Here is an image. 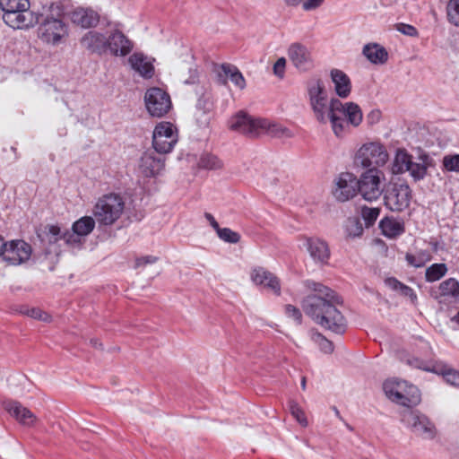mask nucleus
I'll return each mask as SVG.
<instances>
[{
	"mask_svg": "<svg viewBox=\"0 0 459 459\" xmlns=\"http://www.w3.org/2000/svg\"><path fill=\"white\" fill-rule=\"evenodd\" d=\"M316 294L306 297L302 301L304 312L317 325L335 333L342 334L346 331V320L337 304L342 302V299L331 289L312 281L308 284Z\"/></svg>",
	"mask_w": 459,
	"mask_h": 459,
	"instance_id": "nucleus-1",
	"label": "nucleus"
},
{
	"mask_svg": "<svg viewBox=\"0 0 459 459\" xmlns=\"http://www.w3.org/2000/svg\"><path fill=\"white\" fill-rule=\"evenodd\" d=\"M40 4L35 13L38 16L36 24H39L38 36L46 43L57 44L62 38L68 35L67 25L61 19L64 6L61 3L48 1Z\"/></svg>",
	"mask_w": 459,
	"mask_h": 459,
	"instance_id": "nucleus-2",
	"label": "nucleus"
},
{
	"mask_svg": "<svg viewBox=\"0 0 459 459\" xmlns=\"http://www.w3.org/2000/svg\"><path fill=\"white\" fill-rule=\"evenodd\" d=\"M230 129L246 134L249 137H256L262 134H267L273 137H290L288 128L265 118H255L243 112L238 113L230 121Z\"/></svg>",
	"mask_w": 459,
	"mask_h": 459,
	"instance_id": "nucleus-3",
	"label": "nucleus"
},
{
	"mask_svg": "<svg viewBox=\"0 0 459 459\" xmlns=\"http://www.w3.org/2000/svg\"><path fill=\"white\" fill-rule=\"evenodd\" d=\"M331 126L337 137L343 136L350 131V126L358 127L363 120V113L360 107L355 102L342 103L333 98L332 102Z\"/></svg>",
	"mask_w": 459,
	"mask_h": 459,
	"instance_id": "nucleus-4",
	"label": "nucleus"
},
{
	"mask_svg": "<svg viewBox=\"0 0 459 459\" xmlns=\"http://www.w3.org/2000/svg\"><path fill=\"white\" fill-rule=\"evenodd\" d=\"M4 22L13 29H25L34 26L38 22L35 13L39 6L32 4L33 10H30L29 0H0Z\"/></svg>",
	"mask_w": 459,
	"mask_h": 459,
	"instance_id": "nucleus-5",
	"label": "nucleus"
},
{
	"mask_svg": "<svg viewBox=\"0 0 459 459\" xmlns=\"http://www.w3.org/2000/svg\"><path fill=\"white\" fill-rule=\"evenodd\" d=\"M125 208L124 198L118 194L110 193L97 200L92 213L100 226H112L121 218Z\"/></svg>",
	"mask_w": 459,
	"mask_h": 459,
	"instance_id": "nucleus-6",
	"label": "nucleus"
},
{
	"mask_svg": "<svg viewBox=\"0 0 459 459\" xmlns=\"http://www.w3.org/2000/svg\"><path fill=\"white\" fill-rule=\"evenodd\" d=\"M309 104L316 119L320 124L330 122L333 99H328L325 86L322 80L313 79L307 84Z\"/></svg>",
	"mask_w": 459,
	"mask_h": 459,
	"instance_id": "nucleus-7",
	"label": "nucleus"
},
{
	"mask_svg": "<svg viewBox=\"0 0 459 459\" xmlns=\"http://www.w3.org/2000/svg\"><path fill=\"white\" fill-rule=\"evenodd\" d=\"M411 198L412 191L405 181H390L384 186V204L392 212H401L406 210Z\"/></svg>",
	"mask_w": 459,
	"mask_h": 459,
	"instance_id": "nucleus-8",
	"label": "nucleus"
},
{
	"mask_svg": "<svg viewBox=\"0 0 459 459\" xmlns=\"http://www.w3.org/2000/svg\"><path fill=\"white\" fill-rule=\"evenodd\" d=\"M389 159L385 147L376 142L364 143L356 152L354 163L363 169L383 167Z\"/></svg>",
	"mask_w": 459,
	"mask_h": 459,
	"instance_id": "nucleus-9",
	"label": "nucleus"
},
{
	"mask_svg": "<svg viewBox=\"0 0 459 459\" xmlns=\"http://www.w3.org/2000/svg\"><path fill=\"white\" fill-rule=\"evenodd\" d=\"M401 421L411 432L424 439H433L437 435V429L430 419L418 410L404 409L400 412Z\"/></svg>",
	"mask_w": 459,
	"mask_h": 459,
	"instance_id": "nucleus-10",
	"label": "nucleus"
},
{
	"mask_svg": "<svg viewBox=\"0 0 459 459\" xmlns=\"http://www.w3.org/2000/svg\"><path fill=\"white\" fill-rule=\"evenodd\" d=\"M382 179H385V175L379 169H367L358 179V193L367 201L377 200L384 192V187L381 188Z\"/></svg>",
	"mask_w": 459,
	"mask_h": 459,
	"instance_id": "nucleus-11",
	"label": "nucleus"
},
{
	"mask_svg": "<svg viewBox=\"0 0 459 459\" xmlns=\"http://www.w3.org/2000/svg\"><path fill=\"white\" fill-rule=\"evenodd\" d=\"M144 104L148 113L153 117H164L172 108L169 94L159 87H152L146 91Z\"/></svg>",
	"mask_w": 459,
	"mask_h": 459,
	"instance_id": "nucleus-12",
	"label": "nucleus"
},
{
	"mask_svg": "<svg viewBox=\"0 0 459 459\" xmlns=\"http://www.w3.org/2000/svg\"><path fill=\"white\" fill-rule=\"evenodd\" d=\"M178 143V134L170 122L159 123L152 134V146L159 154L170 152Z\"/></svg>",
	"mask_w": 459,
	"mask_h": 459,
	"instance_id": "nucleus-13",
	"label": "nucleus"
},
{
	"mask_svg": "<svg viewBox=\"0 0 459 459\" xmlns=\"http://www.w3.org/2000/svg\"><path fill=\"white\" fill-rule=\"evenodd\" d=\"M31 253L30 245L22 239L4 240V247L2 248L0 256L8 264L19 265L27 262Z\"/></svg>",
	"mask_w": 459,
	"mask_h": 459,
	"instance_id": "nucleus-14",
	"label": "nucleus"
},
{
	"mask_svg": "<svg viewBox=\"0 0 459 459\" xmlns=\"http://www.w3.org/2000/svg\"><path fill=\"white\" fill-rule=\"evenodd\" d=\"M358 178L351 172H342L334 179L333 197L341 203L352 199L358 194Z\"/></svg>",
	"mask_w": 459,
	"mask_h": 459,
	"instance_id": "nucleus-15",
	"label": "nucleus"
},
{
	"mask_svg": "<svg viewBox=\"0 0 459 459\" xmlns=\"http://www.w3.org/2000/svg\"><path fill=\"white\" fill-rule=\"evenodd\" d=\"M287 54L290 63L299 72L306 73L315 66L311 50L300 42L291 43Z\"/></svg>",
	"mask_w": 459,
	"mask_h": 459,
	"instance_id": "nucleus-16",
	"label": "nucleus"
},
{
	"mask_svg": "<svg viewBox=\"0 0 459 459\" xmlns=\"http://www.w3.org/2000/svg\"><path fill=\"white\" fill-rule=\"evenodd\" d=\"M95 218L83 216L74 221L72 226V231L64 232V241L67 245L79 246L82 242V238L92 232L96 224Z\"/></svg>",
	"mask_w": 459,
	"mask_h": 459,
	"instance_id": "nucleus-17",
	"label": "nucleus"
},
{
	"mask_svg": "<svg viewBox=\"0 0 459 459\" xmlns=\"http://www.w3.org/2000/svg\"><path fill=\"white\" fill-rule=\"evenodd\" d=\"M250 277L255 285L263 286L277 296L281 294L280 280L265 268L261 266L253 268L250 273Z\"/></svg>",
	"mask_w": 459,
	"mask_h": 459,
	"instance_id": "nucleus-18",
	"label": "nucleus"
},
{
	"mask_svg": "<svg viewBox=\"0 0 459 459\" xmlns=\"http://www.w3.org/2000/svg\"><path fill=\"white\" fill-rule=\"evenodd\" d=\"M134 43L121 30H114L108 35V51L115 56H126L131 53Z\"/></svg>",
	"mask_w": 459,
	"mask_h": 459,
	"instance_id": "nucleus-19",
	"label": "nucleus"
},
{
	"mask_svg": "<svg viewBox=\"0 0 459 459\" xmlns=\"http://www.w3.org/2000/svg\"><path fill=\"white\" fill-rule=\"evenodd\" d=\"M154 151L145 152L140 160V171L147 178L159 175L165 166V158L158 156Z\"/></svg>",
	"mask_w": 459,
	"mask_h": 459,
	"instance_id": "nucleus-20",
	"label": "nucleus"
},
{
	"mask_svg": "<svg viewBox=\"0 0 459 459\" xmlns=\"http://www.w3.org/2000/svg\"><path fill=\"white\" fill-rule=\"evenodd\" d=\"M108 37L96 30H90L81 39V45L91 53L103 55L108 51Z\"/></svg>",
	"mask_w": 459,
	"mask_h": 459,
	"instance_id": "nucleus-21",
	"label": "nucleus"
},
{
	"mask_svg": "<svg viewBox=\"0 0 459 459\" xmlns=\"http://www.w3.org/2000/svg\"><path fill=\"white\" fill-rule=\"evenodd\" d=\"M70 19L73 23L82 28H91L99 23L100 15L91 8L79 7L71 12Z\"/></svg>",
	"mask_w": 459,
	"mask_h": 459,
	"instance_id": "nucleus-22",
	"label": "nucleus"
},
{
	"mask_svg": "<svg viewBox=\"0 0 459 459\" xmlns=\"http://www.w3.org/2000/svg\"><path fill=\"white\" fill-rule=\"evenodd\" d=\"M4 409L22 425L31 426L36 420V416L17 401L6 402Z\"/></svg>",
	"mask_w": 459,
	"mask_h": 459,
	"instance_id": "nucleus-23",
	"label": "nucleus"
},
{
	"mask_svg": "<svg viewBox=\"0 0 459 459\" xmlns=\"http://www.w3.org/2000/svg\"><path fill=\"white\" fill-rule=\"evenodd\" d=\"M306 245L310 256L315 262L327 264L330 258V250L325 241L310 238L307 239Z\"/></svg>",
	"mask_w": 459,
	"mask_h": 459,
	"instance_id": "nucleus-24",
	"label": "nucleus"
},
{
	"mask_svg": "<svg viewBox=\"0 0 459 459\" xmlns=\"http://www.w3.org/2000/svg\"><path fill=\"white\" fill-rule=\"evenodd\" d=\"M128 63L133 70L145 79H150L154 74L152 63L142 53H134L130 56Z\"/></svg>",
	"mask_w": 459,
	"mask_h": 459,
	"instance_id": "nucleus-25",
	"label": "nucleus"
},
{
	"mask_svg": "<svg viewBox=\"0 0 459 459\" xmlns=\"http://www.w3.org/2000/svg\"><path fill=\"white\" fill-rule=\"evenodd\" d=\"M336 94L340 98H347L351 91V82L349 76L342 70L333 68L330 72Z\"/></svg>",
	"mask_w": 459,
	"mask_h": 459,
	"instance_id": "nucleus-26",
	"label": "nucleus"
},
{
	"mask_svg": "<svg viewBox=\"0 0 459 459\" xmlns=\"http://www.w3.org/2000/svg\"><path fill=\"white\" fill-rule=\"evenodd\" d=\"M432 296L438 299L440 298L459 300V281L455 278H448L439 283L437 290L432 291Z\"/></svg>",
	"mask_w": 459,
	"mask_h": 459,
	"instance_id": "nucleus-27",
	"label": "nucleus"
},
{
	"mask_svg": "<svg viewBox=\"0 0 459 459\" xmlns=\"http://www.w3.org/2000/svg\"><path fill=\"white\" fill-rule=\"evenodd\" d=\"M221 69L223 75L225 76V78L222 79V74H219V80L221 84L225 85L227 83L226 78H229L231 82L239 90L246 88V80L240 70L236 65L231 64H222Z\"/></svg>",
	"mask_w": 459,
	"mask_h": 459,
	"instance_id": "nucleus-28",
	"label": "nucleus"
},
{
	"mask_svg": "<svg viewBox=\"0 0 459 459\" xmlns=\"http://www.w3.org/2000/svg\"><path fill=\"white\" fill-rule=\"evenodd\" d=\"M362 54L374 65H384L388 60V52L377 43H368L363 47Z\"/></svg>",
	"mask_w": 459,
	"mask_h": 459,
	"instance_id": "nucleus-29",
	"label": "nucleus"
},
{
	"mask_svg": "<svg viewBox=\"0 0 459 459\" xmlns=\"http://www.w3.org/2000/svg\"><path fill=\"white\" fill-rule=\"evenodd\" d=\"M429 159L427 155H420L417 158V160H414V158L412 157L406 172L410 174L415 182L420 181L427 175L428 168L429 166Z\"/></svg>",
	"mask_w": 459,
	"mask_h": 459,
	"instance_id": "nucleus-30",
	"label": "nucleus"
},
{
	"mask_svg": "<svg viewBox=\"0 0 459 459\" xmlns=\"http://www.w3.org/2000/svg\"><path fill=\"white\" fill-rule=\"evenodd\" d=\"M379 227L384 236L389 238H395L405 232L404 223L394 218H385Z\"/></svg>",
	"mask_w": 459,
	"mask_h": 459,
	"instance_id": "nucleus-31",
	"label": "nucleus"
},
{
	"mask_svg": "<svg viewBox=\"0 0 459 459\" xmlns=\"http://www.w3.org/2000/svg\"><path fill=\"white\" fill-rule=\"evenodd\" d=\"M407 381L389 379L384 382L383 390L386 397L394 403L401 402L402 391L405 390Z\"/></svg>",
	"mask_w": 459,
	"mask_h": 459,
	"instance_id": "nucleus-32",
	"label": "nucleus"
},
{
	"mask_svg": "<svg viewBox=\"0 0 459 459\" xmlns=\"http://www.w3.org/2000/svg\"><path fill=\"white\" fill-rule=\"evenodd\" d=\"M386 287L394 291L399 292L402 296L409 298L412 304H416L418 297L412 288L398 281L394 277H388L385 280Z\"/></svg>",
	"mask_w": 459,
	"mask_h": 459,
	"instance_id": "nucleus-33",
	"label": "nucleus"
},
{
	"mask_svg": "<svg viewBox=\"0 0 459 459\" xmlns=\"http://www.w3.org/2000/svg\"><path fill=\"white\" fill-rule=\"evenodd\" d=\"M402 397L401 402H398L397 404L406 407V409H411L418 405L421 400L418 387L408 383L405 390L402 391Z\"/></svg>",
	"mask_w": 459,
	"mask_h": 459,
	"instance_id": "nucleus-34",
	"label": "nucleus"
},
{
	"mask_svg": "<svg viewBox=\"0 0 459 459\" xmlns=\"http://www.w3.org/2000/svg\"><path fill=\"white\" fill-rule=\"evenodd\" d=\"M412 157L405 149H397L392 163V173L394 175L405 173Z\"/></svg>",
	"mask_w": 459,
	"mask_h": 459,
	"instance_id": "nucleus-35",
	"label": "nucleus"
},
{
	"mask_svg": "<svg viewBox=\"0 0 459 459\" xmlns=\"http://www.w3.org/2000/svg\"><path fill=\"white\" fill-rule=\"evenodd\" d=\"M38 237L41 242L49 245L56 244L58 240H64V232L57 225H46L42 230L38 231Z\"/></svg>",
	"mask_w": 459,
	"mask_h": 459,
	"instance_id": "nucleus-36",
	"label": "nucleus"
},
{
	"mask_svg": "<svg viewBox=\"0 0 459 459\" xmlns=\"http://www.w3.org/2000/svg\"><path fill=\"white\" fill-rule=\"evenodd\" d=\"M198 167L203 169L217 170L223 168V162L214 154L203 153L198 160Z\"/></svg>",
	"mask_w": 459,
	"mask_h": 459,
	"instance_id": "nucleus-37",
	"label": "nucleus"
},
{
	"mask_svg": "<svg viewBox=\"0 0 459 459\" xmlns=\"http://www.w3.org/2000/svg\"><path fill=\"white\" fill-rule=\"evenodd\" d=\"M343 229L346 238H358L363 233V227L358 217L348 218L344 222Z\"/></svg>",
	"mask_w": 459,
	"mask_h": 459,
	"instance_id": "nucleus-38",
	"label": "nucleus"
},
{
	"mask_svg": "<svg viewBox=\"0 0 459 459\" xmlns=\"http://www.w3.org/2000/svg\"><path fill=\"white\" fill-rule=\"evenodd\" d=\"M447 270L448 269L446 264H433L426 269L425 280L428 282L439 281L446 274Z\"/></svg>",
	"mask_w": 459,
	"mask_h": 459,
	"instance_id": "nucleus-39",
	"label": "nucleus"
},
{
	"mask_svg": "<svg viewBox=\"0 0 459 459\" xmlns=\"http://www.w3.org/2000/svg\"><path fill=\"white\" fill-rule=\"evenodd\" d=\"M431 257L432 256L428 250H420L415 255L407 253L405 260L409 265L415 268H420L424 266L427 262L430 261Z\"/></svg>",
	"mask_w": 459,
	"mask_h": 459,
	"instance_id": "nucleus-40",
	"label": "nucleus"
},
{
	"mask_svg": "<svg viewBox=\"0 0 459 459\" xmlns=\"http://www.w3.org/2000/svg\"><path fill=\"white\" fill-rule=\"evenodd\" d=\"M311 340L317 344L320 351L324 353L330 354L333 351V344L331 341L326 339L322 333L317 331H310Z\"/></svg>",
	"mask_w": 459,
	"mask_h": 459,
	"instance_id": "nucleus-41",
	"label": "nucleus"
},
{
	"mask_svg": "<svg viewBox=\"0 0 459 459\" xmlns=\"http://www.w3.org/2000/svg\"><path fill=\"white\" fill-rule=\"evenodd\" d=\"M406 363L415 368L422 369L424 371L429 372H438L439 368L437 367L438 363H433L431 361L423 360L417 357L408 358Z\"/></svg>",
	"mask_w": 459,
	"mask_h": 459,
	"instance_id": "nucleus-42",
	"label": "nucleus"
},
{
	"mask_svg": "<svg viewBox=\"0 0 459 459\" xmlns=\"http://www.w3.org/2000/svg\"><path fill=\"white\" fill-rule=\"evenodd\" d=\"M438 374L443 375L446 381L453 385H459V371L451 368L449 366L438 363Z\"/></svg>",
	"mask_w": 459,
	"mask_h": 459,
	"instance_id": "nucleus-43",
	"label": "nucleus"
},
{
	"mask_svg": "<svg viewBox=\"0 0 459 459\" xmlns=\"http://www.w3.org/2000/svg\"><path fill=\"white\" fill-rule=\"evenodd\" d=\"M212 109V101L209 95L204 94L202 95L196 103V113L195 117L196 119L199 121L201 120V116H199V113L201 115H206Z\"/></svg>",
	"mask_w": 459,
	"mask_h": 459,
	"instance_id": "nucleus-44",
	"label": "nucleus"
},
{
	"mask_svg": "<svg viewBox=\"0 0 459 459\" xmlns=\"http://www.w3.org/2000/svg\"><path fill=\"white\" fill-rule=\"evenodd\" d=\"M443 170L459 173V154H447L442 160Z\"/></svg>",
	"mask_w": 459,
	"mask_h": 459,
	"instance_id": "nucleus-45",
	"label": "nucleus"
},
{
	"mask_svg": "<svg viewBox=\"0 0 459 459\" xmlns=\"http://www.w3.org/2000/svg\"><path fill=\"white\" fill-rule=\"evenodd\" d=\"M380 213L379 208H371L363 206L361 208V217L365 221L366 227H371L377 220Z\"/></svg>",
	"mask_w": 459,
	"mask_h": 459,
	"instance_id": "nucleus-46",
	"label": "nucleus"
},
{
	"mask_svg": "<svg viewBox=\"0 0 459 459\" xmlns=\"http://www.w3.org/2000/svg\"><path fill=\"white\" fill-rule=\"evenodd\" d=\"M217 235L221 240L230 244H237L240 240L239 233L230 228H221Z\"/></svg>",
	"mask_w": 459,
	"mask_h": 459,
	"instance_id": "nucleus-47",
	"label": "nucleus"
},
{
	"mask_svg": "<svg viewBox=\"0 0 459 459\" xmlns=\"http://www.w3.org/2000/svg\"><path fill=\"white\" fill-rule=\"evenodd\" d=\"M447 17L451 23L459 26V0H449L447 4Z\"/></svg>",
	"mask_w": 459,
	"mask_h": 459,
	"instance_id": "nucleus-48",
	"label": "nucleus"
},
{
	"mask_svg": "<svg viewBox=\"0 0 459 459\" xmlns=\"http://www.w3.org/2000/svg\"><path fill=\"white\" fill-rule=\"evenodd\" d=\"M290 411L291 415L297 420V421L303 427H307L308 422L307 420V417L305 415V412L299 406V404L295 402L290 403Z\"/></svg>",
	"mask_w": 459,
	"mask_h": 459,
	"instance_id": "nucleus-49",
	"label": "nucleus"
},
{
	"mask_svg": "<svg viewBox=\"0 0 459 459\" xmlns=\"http://www.w3.org/2000/svg\"><path fill=\"white\" fill-rule=\"evenodd\" d=\"M21 312L31 318L39 319L43 322H48V321H50V318H51V316L48 313L42 311L41 309H39L38 307H31V308L26 307L23 310H22Z\"/></svg>",
	"mask_w": 459,
	"mask_h": 459,
	"instance_id": "nucleus-50",
	"label": "nucleus"
},
{
	"mask_svg": "<svg viewBox=\"0 0 459 459\" xmlns=\"http://www.w3.org/2000/svg\"><path fill=\"white\" fill-rule=\"evenodd\" d=\"M286 58L281 56L277 59V61L274 63L273 71V74L278 77L279 79H283L285 76V69H286Z\"/></svg>",
	"mask_w": 459,
	"mask_h": 459,
	"instance_id": "nucleus-51",
	"label": "nucleus"
},
{
	"mask_svg": "<svg viewBox=\"0 0 459 459\" xmlns=\"http://www.w3.org/2000/svg\"><path fill=\"white\" fill-rule=\"evenodd\" d=\"M286 315L292 318L298 325H300L302 322V314L300 310L293 305H287L285 307Z\"/></svg>",
	"mask_w": 459,
	"mask_h": 459,
	"instance_id": "nucleus-52",
	"label": "nucleus"
},
{
	"mask_svg": "<svg viewBox=\"0 0 459 459\" xmlns=\"http://www.w3.org/2000/svg\"><path fill=\"white\" fill-rule=\"evenodd\" d=\"M396 27L398 31L407 36L417 37L419 34L417 29L410 24L399 23Z\"/></svg>",
	"mask_w": 459,
	"mask_h": 459,
	"instance_id": "nucleus-53",
	"label": "nucleus"
},
{
	"mask_svg": "<svg viewBox=\"0 0 459 459\" xmlns=\"http://www.w3.org/2000/svg\"><path fill=\"white\" fill-rule=\"evenodd\" d=\"M325 0H303L302 9L306 12L313 11L319 8Z\"/></svg>",
	"mask_w": 459,
	"mask_h": 459,
	"instance_id": "nucleus-54",
	"label": "nucleus"
},
{
	"mask_svg": "<svg viewBox=\"0 0 459 459\" xmlns=\"http://www.w3.org/2000/svg\"><path fill=\"white\" fill-rule=\"evenodd\" d=\"M382 117V113L379 109H372L366 117L368 125L373 126L377 124Z\"/></svg>",
	"mask_w": 459,
	"mask_h": 459,
	"instance_id": "nucleus-55",
	"label": "nucleus"
},
{
	"mask_svg": "<svg viewBox=\"0 0 459 459\" xmlns=\"http://www.w3.org/2000/svg\"><path fill=\"white\" fill-rule=\"evenodd\" d=\"M158 258L153 255L142 256L136 259L135 265L137 267L146 265L148 264H154Z\"/></svg>",
	"mask_w": 459,
	"mask_h": 459,
	"instance_id": "nucleus-56",
	"label": "nucleus"
},
{
	"mask_svg": "<svg viewBox=\"0 0 459 459\" xmlns=\"http://www.w3.org/2000/svg\"><path fill=\"white\" fill-rule=\"evenodd\" d=\"M206 220L210 222L211 226L216 230V232H218L221 229L219 223L216 221V220L214 219V217L209 213V212H205L204 214Z\"/></svg>",
	"mask_w": 459,
	"mask_h": 459,
	"instance_id": "nucleus-57",
	"label": "nucleus"
},
{
	"mask_svg": "<svg viewBox=\"0 0 459 459\" xmlns=\"http://www.w3.org/2000/svg\"><path fill=\"white\" fill-rule=\"evenodd\" d=\"M283 2L287 6L296 7L299 5L303 0H283Z\"/></svg>",
	"mask_w": 459,
	"mask_h": 459,
	"instance_id": "nucleus-58",
	"label": "nucleus"
},
{
	"mask_svg": "<svg viewBox=\"0 0 459 459\" xmlns=\"http://www.w3.org/2000/svg\"><path fill=\"white\" fill-rule=\"evenodd\" d=\"M193 75H191L190 79L188 80H186L185 82L186 84H191V83H195V81L197 80V74H196V71H193Z\"/></svg>",
	"mask_w": 459,
	"mask_h": 459,
	"instance_id": "nucleus-59",
	"label": "nucleus"
},
{
	"mask_svg": "<svg viewBox=\"0 0 459 459\" xmlns=\"http://www.w3.org/2000/svg\"><path fill=\"white\" fill-rule=\"evenodd\" d=\"M451 320L459 325V311L451 318Z\"/></svg>",
	"mask_w": 459,
	"mask_h": 459,
	"instance_id": "nucleus-60",
	"label": "nucleus"
},
{
	"mask_svg": "<svg viewBox=\"0 0 459 459\" xmlns=\"http://www.w3.org/2000/svg\"><path fill=\"white\" fill-rule=\"evenodd\" d=\"M91 344L94 346V347H101V343L99 342V341L97 339H92L91 341Z\"/></svg>",
	"mask_w": 459,
	"mask_h": 459,
	"instance_id": "nucleus-61",
	"label": "nucleus"
},
{
	"mask_svg": "<svg viewBox=\"0 0 459 459\" xmlns=\"http://www.w3.org/2000/svg\"><path fill=\"white\" fill-rule=\"evenodd\" d=\"M333 411H334V414L336 415V417H338L341 420H343L342 417L340 414L339 410L336 407H333Z\"/></svg>",
	"mask_w": 459,
	"mask_h": 459,
	"instance_id": "nucleus-62",
	"label": "nucleus"
},
{
	"mask_svg": "<svg viewBox=\"0 0 459 459\" xmlns=\"http://www.w3.org/2000/svg\"><path fill=\"white\" fill-rule=\"evenodd\" d=\"M301 387L303 390L306 389V377H302L301 379Z\"/></svg>",
	"mask_w": 459,
	"mask_h": 459,
	"instance_id": "nucleus-63",
	"label": "nucleus"
},
{
	"mask_svg": "<svg viewBox=\"0 0 459 459\" xmlns=\"http://www.w3.org/2000/svg\"><path fill=\"white\" fill-rule=\"evenodd\" d=\"M345 426L350 431H353V428L349 423L345 422Z\"/></svg>",
	"mask_w": 459,
	"mask_h": 459,
	"instance_id": "nucleus-64",
	"label": "nucleus"
}]
</instances>
